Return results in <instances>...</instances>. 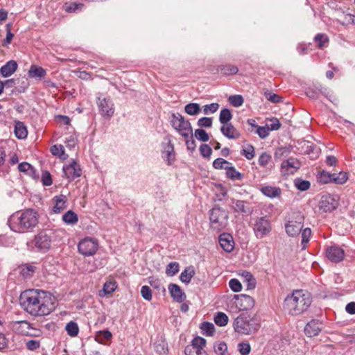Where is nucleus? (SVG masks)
Instances as JSON below:
<instances>
[{"mask_svg": "<svg viewBox=\"0 0 355 355\" xmlns=\"http://www.w3.org/2000/svg\"><path fill=\"white\" fill-rule=\"evenodd\" d=\"M56 299L48 291L28 289L21 293L20 304L23 309L32 316L49 315L55 309Z\"/></svg>", "mask_w": 355, "mask_h": 355, "instance_id": "obj_1", "label": "nucleus"}, {"mask_svg": "<svg viewBox=\"0 0 355 355\" xmlns=\"http://www.w3.org/2000/svg\"><path fill=\"white\" fill-rule=\"evenodd\" d=\"M39 223V214L33 209L18 211L12 214L8 220L10 230L17 233L33 230Z\"/></svg>", "mask_w": 355, "mask_h": 355, "instance_id": "obj_2", "label": "nucleus"}, {"mask_svg": "<svg viewBox=\"0 0 355 355\" xmlns=\"http://www.w3.org/2000/svg\"><path fill=\"white\" fill-rule=\"evenodd\" d=\"M311 294L304 290H295L284 302L285 311L291 315H300L306 311L311 304Z\"/></svg>", "mask_w": 355, "mask_h": 355, "instance_id": "obj_3", "label": "nucleus"}, {"mask_svg": "<svg viewBox=\"0 0 355 355\" xmlns=\"http://www.w3.org/2000/svg\"><path fill=\"white\" fill-rule=\"evenodd\" d=\"M260 327L259 320L250 315L243 313L238 316L234 322V329L236 332L250 335L255 334Z\"/></svg>", "mask_w": 355, "mask_h": 355, "instance_id": "obj_4", "label": "nucleus"}, {"mask_svg": "<svg viewBox=\"0 0 355 355\" xmlns=\"http://www.w3.org/2000/svg\"><path fill=\"white\" fill-rule=\"evenodd\" d=\"M58 232L51 230H46L40 232L35 236V246L37 251L41 252H47L56 242L58 239Z\"/></svg>", "mask_w": 355, "mask_h": 355, "instance_id": "obj_5", "label": "nucleus"}, {"mask_svg": "<svg viewBox=\"0 0 355 355\" xmlns=\"http://www.w3.org/2000/svg\"><path fill=\"white\" fill-rule=\"evenodd\" d=\"M304 218L300 212H294L288 216L284 227L288 236L295 237L302 230Z\"/></svg>", "mask_w": 355, "mask_h": 355, "instance_id": "obj_6", "label": "nucleus"}, {"mask_svg": "<svg viewBox=\"0 0 355 355\" xmlns=\"http://www.w3.org/2000/svg\"><path fill=\"white\" fill-rule=\"evenodd\" d=\"M209 220L211 228L220 232L224 230L228 224V214L220 207H214L210 211Z\"/></svg>", "mask_w": 355, "mask_h": 355, "instance_id": "obj_7", "label": "nucleus"}, {"mask_svg": "<svg viewBox=\"0 0 355 355\" xmlns=\"http://www.w3.org/2000/svg\"><path fill=\"white\" fill-rule=\"evenodd\" d=\"M171 123L172 127L184 139H189L192 136L193 129L190 122L180 114H172Z\"/></svg>", "mask_w": 355, "mask_h": 355, "instance_id": "obj_8", "label": "nucleus"}, {"mask_svg": "<svg viewBox=\"0 0 355 355\" xmlns=\"http://www.w3.org/2000/svg\"><path fill=\"white\" fill-rule=\"evenodd\" d=\"M252 229L257 239H263L271 232V223L266 216L256 217L253 219Z\"/></svg>", "mask_w": 355, "mask_h": 355, "instance_id": "obj_9", "label": "nucleus"}, {"mask_svg": "<svg viewBox=\"0 0 355 355\" xmlns=\"http://www.w3.org/2000/svg\"><path fill=\"white\" fill-rule=\"evenodd\" d=\"M98 248L97 239L92 237H85L80 240L78 244V252L84 256L94 255Z\"/></svg>", "mask_w": 355, "mask_h": 355, "instance_id": "obj_10", "label": "nucleus"}, {"mask_svg": "<svg viewBox=\"0 0 355 355\" xmlns=\"http://www.w3.org/2000/svg\"><path fill=\"white\" fill-rule=\"evenodd\" d=\"M254 300L250 295L241 294L235 295L232 301L238 311H248L254 306Z\"/></svg>", "mask_w": 355, "mask_h": 355, "instance_id": "obj_11", "label": "nucleus"}, {"mask_svg": "<svg viewBox=\"0 0 355 355\" xmlns=\"http://www.w3.org/2000/svg\"><path fill=\"white\" fill-rule=\"evenodd\" d=\"M338 205V197L330 194L322 196L319 202V209L323 212H331L336 209Z\"/></svg>", "mask_w": 355, "mask_h": 355, "instance_id": "obj_12", "label": "nucleus"}, {"mask_svg": "<svg viewBox=\"0 0 355 355\" xmlns=\"http://www.w3.org/2000/svg\"><path fill=\"white\" fill-rule=\"evenodd\" d=\"M97 105L99 112L103 117L111 118L113 116L114 107L110 98L98 96Z\"/></svg>", "mask_w": 355, "mask_h": 355, "instance_id": "obj_13", "label": "nucleus"}, {"mask_svg": "<svg viewBox=\"0 0 355 355\" xmlns=\"http://www.w3.org/2000/svg\"><path fill=\"white\" fill-rule=\"evenodd\" d=\"M63 173L64 176L69 180H73L79 178L82 174L80 166L74 159L71 160L68 164L63 166Z\"/></svg>", "mask_w": 355, "mask_h": 355, "instance_id": "obj_14", "label": "nucleus"}, {"mask_svg": "<svg viewBox=\"0 0 355 355\" xmlns=\"http://www.w3.org/2000/svg\"><path fill=\"white\" fill-rule=\"evenodd\" d=\"M325 255L330 261L339 263L345 257V251L341 247L334 244L326 248Z\"/></svg>", "mask_w": 355, "mask_h": 355, "instance_id": "obj_15", "label": "nucleus"}, {"mask_svg": "<svg viewBox=\"0 0 355 355\" xmlns=\"http://www.w3.org/2000/svg\"><path fill=\"white\" fill-rule=\"evenodd\" d=\"M300 166V162L296 158L290 157L282 162L281 173L284 176L293 175Z\"/></svg>", "mask_w": 355, "mask_h": 355, "instance_id": "obj_16", "label": "nucleus"}, {"mask_svg": "<svg viewBox=\"0 0 355 355\" xmlns=\"http://www.w3.org/2000/svg\"><path fill=\"white\" fill-rule=\"evenodd\" d=\"M220 247L227 252H231L234 248V241L232 236L228 233H223L219 236Z\"/></svg>", "mask_w": 355, "mask_h": 355, "instance_id": "obj_17", "label": "nucleus"}, {"mask_svg": "<svg viewBox=\"0 0 355 355\" xmlns=\"http://www.w3.org/2000/svg\"><path fill=\"white\" fill-rule=\"evenodd\" d=\"M322 324L318 320H312L304 327V333L309 337H314L319 334Z\"/></svg>", "mask_w": 355, "mask_h": 355, "instance_id": "obj_18", "label": "nucleus"}, {"mask_svg": "<svg viewBox=\"0 0 355 355\" xmlns=\"http://www.w3.org/2000/svg\"><path fill=\"white\" fill-rule=\"evenodd\" d=\"M53 206L52 211L54 214H59L67 208V198L64 195L55 196L52 199Z\"/></svg>", "mask_w": 355, "mask_h": 355, "instance_id": "obj_19", "label": "nucleus"}, {"mask_svg": "<svg viewBox=\"0 0 355 355\" xmlns=\"http://www.w3.org/2000/svg\"><path fill=\"white\" fill-rule=\"evenodd\" d=\"M168 291L171 297L174 300L178 302H183L186 298L185 293L182 291L180 287L175 284H171L168 286Z\"/></svg>", "mask_w": 355, "mask_h": 355, "instance_id": "obj_20", "label": "nucleus"}, {"mask_svg": "<svg viewBox=\"0 0 355 355\" xmlns=\"http://www.w3.org/2000/svg\"><path fill=\"white\" fill-rule=\"evenodd\" d=\"M222 134L228 139H238L240 137L239 132L232 123H226L220 128Z\"/></svg>", "mask_w": 355, "mask_h": 355, "instance_id": "obj_21", "label": "nucleus"}, {"mask_svg": "<svg viewBox=\"0 0 355 355\" xmlns=\"http://www.w3.org/2000/svg\"><path fill=\"white\" fill-rule=\"evenodd\" d=\"M163 157L168 165H171L175 161L174 146L171 141L165 145L163 150Z\"/></svg>", "mask_w": 355, "mask_h": 355, "instance_id": "obj_22", "label": "nucleus"}, {"mask_svg": "<svg viewBox=\"0 0 355 355\" xmlns=\"http://www.w3.org/2000/svg\"><path fill=\"white\" fill-rule=\"evenodd\" d=\"M232 207L235 211L241 212L245 214H250L252 209L249 203L244 200H232Z\"/></svg>", "mask_w": 355, "mask_h": 355, "instance_id": "obj_23", "label": "nucleus"}, {"mask_svg": "<svg viewBox=\"0 0 355 355\" xmlns=\"http://www.w3.org/2000/svg\"><path fill=\"white\" fill-rule=\"evenodd\" d=\"M28 75L31 78L41 80L46 75V71L42 67L32 64L28 71Z\"/></svg>", "mask_w": 355, "mask_h": 355, "instance_id": "obj_24", "label": "nucleus"}, {"mask_svg": "<svg viewBox=\"0 0 355 355\" xmlns=\"http://www.w3.org/2000/svg\"><path fill=\"white\" fill-rule=\"evenodd\" d=\"M17 66L15 61L10 60L1 67L0 73L3 77H9L16 71Z\"/></svg>", "mask_w": 355, "mask_h": 355, "instance_id": "obj_25", "label": "nucleus"}, {"mask_svg": "<svg viewBox=\"0 0 355 355\" xmlns=\"http://www.w3.org/2000/svg\"><path fill=\"white\" fill-rule=\"evenodd\" d=\"M260 191L266 196L270 198H278L282 194V190L279 187L272 186H264L260 189Z\"/></svg>", "mask_w": 355, "mask_h": 355, "instance_id": "obj_26", "label": "nucleus"}, {"mask_svg": "<svg viewBox=\"0 0 355 355\" xmlns=\"http://www.w3.org/2000/svg\"><path fill=\"white\" fill-rule=\"evenodd\" d=\"M241 277L243 279V283L246 286L248 290H252L255 288L257 281L250 272L248 271H243Z\"/></svg>", "mask_w": 355, "mask_h": 355, "instance_id": "obj_27", "label": "nucleus"}, {"mask_svg": "<svg viewBox=\"0 0 355 355\" xmlns=\"http://www.w3.org/2000/svg\"><path fill=\"white\" fill-rule=\"evenodd\" d=\"M217 71L224 76H231L237 73L239 69L235 65L227 64L218 66Z\"/></svg>", "mask_w": 355, "mask_h": 355, "instance_id": "obj_28", "label": "nucleus"}, {"mask_svg": "<svg viewBox=\"0 0 355 355\" xmlns=\"http://www.w3.org/2000/svg\"><path fill=\"white\" fill-rule=\"evenodd\" d=\"M63 222L68 225H74L78 221V215L73 211L69 210L62 215Z\"/></svg>", "mask_w": 355, "mask_h": 355, "instance_id": "obj_29", "label": "nucleus"}, {"mask_svg": "<svg viewBox=\"0 0 355 355\" xmlns=\"http://www.w3.org/2000/svg\"><path fill=\"white\" fill-rule=\"evenodd\" d=\"M112 338V334L109 330L98 331L95 334L94 339L101 344H105L106 340H110Z\"/></svg>", "mask_w": 355, "mask_h": 355, "instance_id": "obj_30", "label": "nucleus"}, {"mask_svg": "<svg viewBox=\"0 0 355 355\" xmlns=\"http://www.w3.org/2000/svg\"><path fill=\"white\" fill-rule=\"evenodd\" d=\"M19 171L27 174L33 179H36L37 175L34 168L28 162H22L18 165Z\"/></svg>", "mask_w": 355, "mask_h": 355, "instance_id": "obj_31", "label": "nucleus"}, {"mask_svg": "<svg viewBox=\"0 0 355 355\" xmlns=\"http://www.w3.org/2000/svg\"><path fill=\"white\" fill-rule=\"evenodd\" d=\"M194 275L195 270L193 267H187L181 272L180 279L182 282L188 284L191 282Z\"/></svg>", "mask_w": 355, "mask_h": 355, "instance_id": "obj_32", "label": "nucleus"}, {"mask_svg": "<svg viewBox=\"0 0 355 355\" xmlns=\"http://www.w3.org/2000/svg\"><path fill=\"white\" fill-rule=\"evenodd\" d=\"M15 134L18 139H24L27 137L28 131L24 123L18 121L15 123Z\"/></svg>", "mask_w": 355, "mask_h": 355, "instance_id": "obj_33", "label": "nucleus"}, {"mask_svg": "<svg viewBox=\"0 0 355 355\" xmlns=\"http://www.w3.org/2000/svg\"><path fill=\"white\" fill-rule=\"evenodd\" d=\"M225 171L227 177L232 180H239L243 178V175L237 171L232 164L227 166Z\"/></svg>", "mask_w": 355, "mask_h": 355, "instance_id": "obj_34", "label": "nucleus"}, {"mask_svg": "<svg viewBox=\"0 0 355 355\" xmlns=\"http://www.w3.org/2000/svg\"><path fill=\"white\" fill-rule=\"evenodd\" d=\"M35 268L32 265L26 264L19 268V272L24 279L30 278L35 272Z\"/></svg>", "mask_w": 355, "mask_h": 355, "instance_id": "obj_35", "label": "nucleus"}, {"mask_svg": "<svg viewBox=\"0 0 355 355\" xmlns=\"http://www.w3.org/2000/svg\"><path fill=\"white\" fill-rule=\"evenodd\" d=\"M333 176V173L323 170L318 173L317 179L322 184H328L332 182Z\"/></svg>", "mask_w": 355, "mask_h": 355, "instance_id": "obj_36", "label": "nucleus"}, {"mask_svg": "<svg viewBox=\"0 0 355 355\" xmlns=\"http://www.w3.org/2000/svg\"><path fill=\"white\" fill-rule=\"evenodd\" d=\"M67 334L71 337H76L79 333L78 324L73 321L68 322L65 327Z\"/></svg>", "mask_w": 355, "mask_h": 355, "instance_id": "obj_37", "label": "nucleus"}, {"mask_svg": "<svg viewBox=\"0 0 355 355\" xmlns=\"http://www.w3.org/2000/svg\"><path fill=\"white\" fill-rule=\"evenodd\" d=\"M206 340L201 337H196L192 341V348L196 349L198 355L201 354V350L205 346Z\"/></svg>", "mask_w": 355, "mask_h": 355, "instance_id": "obj_38", "label": "nucleus"}, {"mask_svg": "<svg viewBox=\"0 0 355 355\" xmlns=\"http://www.w3.org/2000/svg\"><path fill=\"white\" fill-rule=\"evenodd\" d=\"M332 182L337 184H343L348 180V175L346 172L340 171V173H333Z\"/></svg>", "mask_w": 355, "mask_h": 355, "instance_id": "obj_39", "label": "nucleus"}, {"mask_svg": "<svg viewBox=\"0 0 355 355\" xmlns=\"http://www.w3.org/2000/svg\"><path fill=\"white\" fill-rule=\"evenodd\" d=\"M228 316L223 312H218L214 317V322L219 327H224L228 323Z\"/></svg>", "mask_w": 355, "mask_h": 355, "instance_id": "obj_40", "label": "nucleus"}, {"mask_svg": "<svg viewBox=\"0 0 355 355\" xmlns=\"http://www.w3.org/2000/svg\"><path fill=\"white\" fill-rule=\"evenodd\" d=\"M314 40L320 49L327 46L329 43V37L327 35L322 33L317 34L314 37Z\"/></svg>", "mask_w": 355, "mask_h": 355, "instance_id": "obj_41", "label": "nucleus"}, {"mask_svg": "<svg viewBox=\"0 0 355 355\" xmlns=\"http://www.w3.org/2000/svg\"><path fill=\"white\" fill-rule=\"evenodd\" d=\"M232 114L230 110L228 109H223L220 110L219 115V121L223 125H225L226 123H229L228 122L232 119Z\"/></svg>", "mask_w": 355, "mask_h": 355, "instance_id": "obj_42", "label": "nucleus"}, {"mask_svg": "<svg viewBox=\"0 0 355 355\" xmlns=\"http://www.w3.org/2000/svg\"><path fill=\"white\" fill-rule=\"evenodd\" d=\"M184 111L189 115H196L200 112V105L198 103H190L184 107Z\"/></svg>", "mask_w": 355, "mask_h": 355, "instance_id": "obj_43", "label": "nucleus"}, {"mask_svg": "<svg viewBox=\"0 0 355 355\" xmlns=\"http://www.w3.org/2000/svg\"><path fill=\"white\" fill-rule=\"evenodd\" d=\"M180 266L178 262H171L166 268V274L168 276H174L179 272Z\"/></svg>", "mask_w": 355, "mask_h": 355, "instance_id": "obj_44", "label": "nucleus"}, {"mask_svg": "<svg viewBox=\"0 0 355 355\" xmlns=\"http://www.w3.org/2000/svg\"><path fill=\"white\" fill-rule=\"evenodd\" d=\"M230 103L235 107L241 106L243 103V98L241 95H232L228 98Z\"/></svg>", "mask_w": 355, "mask_h": 355, "instance_id": "obj_45", "label": "nucleus"}, {"mask_svg": "<svg viewBox=\"0 0 355 355\" xmlns=\"http://www.w3.org/2000/svg\"><path fill=\"white\" fill-rule=\"evenodd\" d=\"M201 329L202 334L207 336H212L215 331L214 325L210 322L202 323L201 326Z\"/></svg>", "mask_w": 355, "mask_h": 355, "instance_id": "obj_46", "label": "nucleus"}, {"mask_svg": "<svg viewBox=\"0 0 355 355\" xmlns=\"http://www.w3.org/2000/svg\"><path fill=\"white\" fill-rule=\"evenodd\" d=\"M231 163L223 158H217L213 162V167L216 169H225L227 168Z\"/></svg>", "mask_w": 355, "mask_h": 355, "instance_id": "obj_47", "label": "nucleus"}, {"mask_svg": "<svg viewBox=\"0 0 355 355\" xmlns=\"http://www.w3.org/2000/svg\"><path fill=\"white\" fill-rule=\"evenodd\" d=\"M327 89H324V90H322V89L321 88L320 89H318V90H315V89H313L311 88H309L306 90V94L307 96H309L311 98H318L319 93H322V94L325 95L327 98H329L328 95L327 94Z\"/></svg>", "mask_w": 355, "mask_h": 355, "instance_id": "obj_48", "label": "nucleus"}, {"mask_svg": "<svg viewBox=\"0 0 355 355\" xmlns=\"http://www.w3.org/2000/svg\"><path fill=\"white\" fill-rule=\"evenodd\" d=\"M310 182L307 180L297 179L295 180V186L296 188L302 191L308 190L310 188Z\"/></svg>", "mask_w": 355, "mask_h": 355, "instance_id": "obj_49", "label": "nucleus"}, {"mask_svg": "<svg viewBox=\"0 0 355 355\" xmlns=\"http://www.w3.org/2000/svg\"><path fill=\"white\" fill-rule=\"evenodd\" d=\"M302 245L303 248H306V245L309 242L311 236V230L309 227L302 229Z\"/></svg>", "mask_w": 355, "mask_h": 355, "instance_id": "obj_50", "label": "nucleus"}, {"mask_svg": "<svg viewBox=\"0 0 355 355\" xmlns=\"http://www.w3.org/2000/svg\"><path fill=\"white\" fill-rule=\"evenodd\" d=\"M241 155L246 159L250 160L254 157V148L252 145L249 144L241 150Z\"/></svg>", "mask_w": 355, "mask_h": 355, "instance_id": "obj_51", "label": "nucleus"}, {"mask_svg": "<svg viewBox=\"0 0 355 355\" xmlns=\"http://www.w3.org/2000/svg\"><path fill=\"white\" fill-rule=\"evenodd\" d=\"M117 287L116 282L114 281H107L103 285V291L105 294L113 293Z\"/></svg>", "mask_w": 355, "mask_h": 355, "instance_id": "obj_52", "label": "nucleus"}, {"mask_svg": "<svg viewBox=\"0 0 355 355\" xmlns=\"http://www.w3.org/2000/svg\"><path fill=\"white\" fill-rule=\"evenodd\" d=\"M214 350L218 355H226L227 346L225 343L219 342L215 344Z\"/></svg>", "mask_w": 355, "mask_h": 355, "instance_id": "obj_53", "label": "nucleus"}, {"mask_svg": "<svg viewBox=\"0 0 355 355\" xmlns=\"http://www.w3.org/2000/svg\"><path fill=\"white\" fill-rule=\"evenodd\" d=\"M195 137L197 139L202 141H207L209 139V137L207 132L201 128L196 129L195 131Z\"/></svg>", "mask_w": 355, "mask_h": 355, "instance_id": "obj_54", "label": "nucleus"}, {"mask_svg": "<svg viewBox=\"0 0 355 355\" xmlns=\"http://www.w3.org/2000/svg\"><path fill=\"white\" fill-rule=\"evenodd\" d=\"M219 107V105L216 103H213L209 105H205L203 106V113L205 114H209L210 113L216 112Z\"/></svg>", "mask_w": 355, "mask_h": 355, "instance_id": "obj_55", "label": "nucleus"}, {"mask_svg": "<svg viewBox=\"0 0 355 355\" xmlns=\"http://www.w3.org/2000/svg\"><path fill=\"white\" fill-rule=\"evenodd\" d=\"M238 349L241 355H248L251 347L248 343H240L238 345Z\"/></svg>", "mask_w": 355, "mask_h": 355, "instance_id": "obj_56", "label": "nucleus"}, {"mask_svg": "<svg viewBox=\"0 0 355 355\" xmlns=\"http://www.w3.org/2000/svg\"><path fill=\"white\" fill-rule=\"evenodd\" d=\"M229 286L234 292H239L242 289L241 282L236 279H232L229 282Z\"/></svg>", "mask_w": 355, "mask_h": 355, "instance_id": "obj_57", "label": "nucleus"}, {"mask_svg": "<svg viewBox=\"0 0 355 355\" xmlns=\"http://www.w3.org/2000/svg\"><path fill=\"white\" fill-rule=\"evenodd\" d=\"M200 153L203 157H209L212 153L211 147L207 144H202L200 146Z\"/></svg>", "mask_w": 355, "mask_h": 355, "instance_id": "obj_58", "label": "nucleus"}, {"mask_svg": "<svg viewBox=\"0 0 355 355\" xmlns=\"http://www.w3.org/2000/svg\"><path fill=\"white\" fill-rule=\"evenodd\" d=\"M141 294L144 299L150 301L152 299V291L148 286H143L141 288Z\"/></svg>", "mask_w": 355, "mask_h": 355, "instance_id": "obj_59", "label": "nucleus"}, {"mask_svg": "<svg viewBox=\"0 0 355 355\" xmlns=\"http://www.w3.org/2000/svg\"><path fill=\"white\" fill-rule=\"evenodd\" d=\"M51 152L53 155L62 157L64 155V147L62 145H54L51 147Z\"/></svg>", "mask_w": 355, "mask_h": 355, "instance_id": "obj_60", "label": "nucleus"}, {"mask_svg": "<svg viewBox=\"0 0 355 355\" xmlns=\"http://www.w3.org/2000/svg\"><path fill=\"white\" fill-rule=\"evenodd\" d=\"M271 159V156L266 153H263L259 157V164L263 167L268 165Z\"/></svg>", "mask_w": 355, "mask_h": 355, "instance_id": "obj_61", "label": "nucleus"}, {"mask_svg": "<svg viewBox=\"0 0 355 355\" xmlns=\"http://www.w3.org/2000/svg\"><path fill=\"white\" fill-rule=\"evenodd\" d=\"M270 123L267 124L266 126L268 128L269 130H277L281 127V123L276 118H272L270 119Z\"/></svg>", "mask_w": 355, "mask_h": 355, "instance_id": "obj_62", "label": "nucleus"}, {"mask_svg": "<svg viewBox=\"0 0 355 355\" xmlns=\"http://www.w3.org/2000/svg\"><path fill=\"white\" fill-rule=\"evenodd\" d=\"M198 125L200 127L209 128L212 125V119L209 117H202L198 119Z\"/></svg>", "mask_w": 355, "mask_h": 355, "instance_id": "obj_63", "label": "nucleus"}, {"mask_svg": "<svg viewBox=\"0 0 355 355\" xmlns=\"http://www.w3.org/2000/svg\"><path fill=\"white\" fill-rule=\"evenodd\" d=\"M257 133L261 138L264 139L268 136V135L270 133V130L266 125V126H258L257 130Z\"/></svg>", "mask_w": 355, "mask_h": 355, "instance_id": "obj_64", "label": "nucleus"}]
</instances>
